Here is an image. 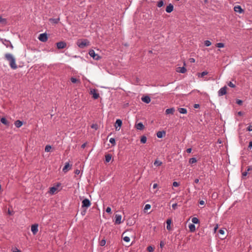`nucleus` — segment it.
I'll return each mask as SVG.
<instances>
[{
    "label": "nucleus",
    "instance_id": "f257e3e1",
    "mask_svg": "<svg viewBox=\"0 0 252 252\" xmlns=\"http://www.w3.org/2000/svg\"><path fill=\"white\" fill-rule=\"evenodd\" d=\"M5 59L9 62L10 67L13 69L17 68L15 57L10 53H6L4 55Z\"/></svg>",
    "mask_w": 252,
    "mask_h": 252
},
{
    "label": "nucleus",
    "instance_id": "f03ea898",
    "mask_svg": "<svg viewBox=\"0 0 252 252\" xmlns=\"http://www.w3.org/2000/svg\"><path fill=\"white\" fill-rule=\"evenodd\" d=\"M77 45L81 48L88 46L90 45V42L87 39H80L77 42Z\"/></svg>",
    "mask_w": 252,
    "mask_h": 252
},
{
    "label": "nucleus",
    "instance_id": "7ed1b4c3",
    "mask_svg": "<svg viewBox=\"0 0 252 252\" xmlns=\"http://www.w3.org/2000/svg\"><path fill=\"white\" fill-rule=\"evenodd\" d=\"M89 54L94 60H98L100 59V56L98 54H95L93 50H90Z\"/></svg>",
    "mask_w": 252,
    "mask_h": 252
},
{
    "label": "nucleus",
    "instance_id": "20e7f679",
    "mask_svg": "<svg viewBox=\"0 0 252 252\" xmlns=\"http://www.w3.org/2000/svg\"><path fill=\"white\" fill-rule=\"evenodd\" d=\"M91 205V203L88 199L86 198L82 201V208H84V207L88 208V207H90Z\"/></svg>",
    "mask_w": 252,
    "mask_h": 252
},
{
    "label": "nucleus",
    "instance_id": "39448f33",
    "mask_svg": "<svg viewBox=\"0 0 252 252\" xmlns=\"http://www.w3.org/2000/svg\"><path fill=\"white\" fill-rule=\"evenodd\" d=\"M38 39L42 42H46L48 39V36L46 33L40 34L38 37Z\"/></svg>",
    "mask_w": 252,
    "mask_h": 252
},
{
    "label": "nucleus",
    "instance_id": "423d86ee",
    "mask_svg": "<svg viewBox=\"0 0 252 252\" xmlns=\"http://www.w3.org/2000/svg\"><path fill=\"white\" fill-rule=\"evenodd\" d=\"M227 87L224 86L223 87L221 88L219 91H218V95L219 96H222L226 94V90H227Z\"/></svg>",
    "mask_w": 252,
    "mask_h": 252
},
{
    "label": "nucleus",
    "instance_id": "0eeeda50",
    "mask_svg": "<svg viewBox=\"0 0 252 252\" xmlns=\"http://www.w3.org/2000/svg\"><path fill=\"white\" fill-rule=\"evenodd\" d=\"M38 225L37 224H34L32 225L31 231L33 235H35L37 233L38 231Z\"/></svg>",
    "mask_w": 252,
    "mask_h": 252
},
{
    "label": "nucleus",
    "instance_id": "6e6552de",
    "mask_svg": "<svg viewBox=\"0 0 252 252\" xmlns=\"http://www.w3.org/2000/svg\"><path fill=\"white\" fill-rule=\"evenodd\" d=\"M91 94H92L93 97L96 99L99 97V94L97 92V91L95 89H93L91 90Z\"/></svg>",
    "mask_w": 252,
    "mask_h": 252
},
{
    "label": "nucleus",
    "instance_id": "1a4fd4ad",
    "mask_svg": "<svg viewBox=\"0 0 252 252\" xmlns=\"http://www.w3.org/2000/svg\"><path fill=\"white\" fill-rule=\"evenodd\" d=\"M66 46V43L63 41H61L57 43V47L58 49H63Z\"/></svg>",
    "mask_w": 252,
    "mask_h": 252
},
{
    "label": "nucleus",
    "instance_id": "9d476101",
    "mask_svg": "<svg viewBox=\"0 0 252 252\" xmlns=\"http://www.w3.org/2000/svg\"><path fill=\"white\" fill-rule=\"evenodd\" d=\"M60 184H58L56 186H54L53 187H51L50 188V193L53 194H54L56 191H57L58 188L60 187Z\"/></svg>",
    "mask_w": 252,
    "mask_h": 252
},
{
    "label": "nucleus",
    "instance_id": "9b49d317",
    "mask_svg": "<svg viewBox=\"0 0 252 252\" xmlns=\"http://www.w3.org/2000/svg\"><path fill=\"white\" fill-rule=\"evenodd\" d=\"M122 125V121L120 119H117L116 121L115 128L116 130L119 131Z\"/></svg>",
    "mask_w": 252,
    "mask_h": 252
},
{
    "label": "nucleus",
    "instance_id": "f8f14e48",
    "mask_svg": "<svg viewBox=\"0 0 252 252\" xmlns=\"http://www.w3.org/2000/svg\"><path fill=\"white\" fill-rule=\"evenodd\" d=\"M115 222L116 224H119L121 223L122 221V216L121 215L116 214L115 215Z\"/></svg>",
    "mask_w": 252,
    "mask_h": 252
},
{
    "label": "nucleus",
    "instance_id": "ddd939ff",
    "mask_svg": "<svg viewBox=\"0 0 252 252\" xmlns=\"http://www.w3.org/2000/svg\"><path fill=\"white\" fill-rule=\"evenodd\" d=\"M234 10L236 12H238L239 13H242L244 12V10L242 9V8L240 5L235 6L234 7Z\"/></svg>",
    "mask_w": 252,
    "mask_h": 252
},
{
    "label": "nucleus",
    "instance_id": "4468645a",
    "mask_svg": "<svg viewBox=\"0 0 252 252\" xmlns=\"http://www.w3.org/2000/svg\"><path fill=\"white\" fill-rule=\"evenodd\" d=\"M187 71V69L186 68L183 66V67H178L177 68H176V71L178 72H180V73H184L186 72Z\"/></svg>",
    "mask_w": 252,
    "mask_h": 252
},
{
    "label": "nucleus",
    "instance_id": "2eb2a0df",
    "mask_svg": "<svg viewBox=\"0 0 252 252\" xmlns=\"http://www.w3.org/2000/svg\"><path fill=\"white\" fill-rule=\"evenodd\" d=\"M173 10V5L172 4H169L166 8V11L167 13H170Z\"/></svg>",
    "mask_w": 252,
    "mask_h": 252
},
{
    "label": "nucleus",
    "instance_id": "dca6fc26",
    "mask_svg": "<svg viewBox=\"0 0 252 252\" xmlns=\"http://www.w3.org/2000/svg\"><path fill=\"white\" fill-rule=\"evenodd\" d=\"M141 99L143 102H144L146 103H149L151 101V98L148 96H145L142 97L141 98Z\"/></svg>",
    "mask_w": 252,
    "mask_h": 252
},
{
    "label": "nucleus",
    "instance_id": "f3484780",
    "mask_svg": "<svg viewBox=\"0 0 252 252\" xmlns=\"http://www.w3.org/2000/svg\"><path fill=\"white\" fill-rule=\"evenodd\" d=\"M70 169V165L69 164V163L68 162H66L65 163V164L64 165V166L63 167V171L64 172H66L68 169Z\"/></svg>",
    "mask_w": 252,
    "mask_h": 252
},
{
    "label": "nucleus",
    "instance_id": "a211bd4d",
    "mask_svg": "<svg viewBox=\"0 0 252 252\" xmlns=\"http://www.w3.org/2000/svg\"><path fill=\"white\" fill-rule=\"evenodd\" d=\"M135 127L138 130H142L144 126L142 123H139L135 125Z\"/></svg>",
    "mask_w": 252,
    "mask_h": 252
},
{
    "label": "nucleus",
    "instance_id": "6ab92c4d",
    "mask_svg": "<svg viewBox=\"0 0 252 252\" xmlns=\"http://www.w3.org/2000/svg\"><path fill=\"white\" fill-rule=\"evenodd\" d=\"M165 135V132L164 131H158L157 133V136L158 138H162Z\"/></svg>",
    "mask_w": 252,
    "mask_h": 252
},
{
    "label": "nucleus",
    "instance_id": "aec40b11",
    "mask_svg": "<svg viewBox=\"0 0 252 252\" xmlns=\"http://www.w3.org/2000/svg\"><path fill=\"white\" fill-rule=\"evenodd\" d=\"M16 127L19 128L23 125V122L20 120H17L14 123Z\"/></svg>",
    "mask_w": 252,
    "mask_h": 252
},
{
    "label": "nucleus",
    "instance_id": "412c9836",
    "mask_svg": "<svg viewBox=\"0 0 252 252\" xmlns=\"http://www.w3.org/2000/svg\"><path fill=\"white\" fill-rule=\"evenodd\" d=\"M0 122L6 126H9V122L4 118H2L0 119Z\"/></svg>",
    "mask_w": 252,
    "mask_h": 252
},
{
    "label": "nucleus",
    "instance_id": "4be33fe9",
    "mask_svg": "<svg viewBox=\"0 0 252 252\" xmlns=\"http://www.w3.org/2000/svg\"><path fill=\"white\" fill-rule=\"evenodd\" d=\"M175 111V109L174 108L167 109L165 111L166 114H173Z\"/></svg>",
    "mask_w": 252,
    "mask_h": 252
},
{
    "label": "nucleus",
    "instance_id": "5701e85b",
    "mask_svg": "<svg viewBox=\"0 0 252 252\" xmlns=\"http://www.w3.org/2000/svg\"><path fill=\"white\" fill-rule=\"evenodd\" d=\"M171 222H172V220L171 219H168L166 220V224H167L166 228H167V229L170 230V229H171L170 225H171Z\"/></svg>",
    "mask_w": 252,
    "mask_h": 252
},
{
    "label": "nucleus",
    "instance_id": "b1692460",
    "mask_svg": "<svg viewBox=\"0 0 252 252\" xmlns=\"http://www.w3.org/2000/svg\"><path fill=\"white\" fill-rule=\"evenodd\" d=\"M105 161L106 162H109L112 158V156L110 154H107L105 155Z\"/></svg>",
    "mask_w": 252,
    "mask_h": 252
},
{
    "label": "nucleus",
    "instance_id": "393cba45",
    "mask_svg": "<svg viewBox=\"0 0 252 252\" xmlns=\"http://www.w3.org/2000/svg\"><path fill=\"white\" fill-rule=\"evenodd\" d=\"M178 111L181 114H186L187 113V109L184 108H179Z\"/></svg>",
    "mask_w": 252,
    "mask_h": 252
},
{
    "label": "nucleus",
    "instance_id": "a878e982",
    "mask_svg": "<svg viewBox=\"0 0 252 252\" xmlns=\"http://www.w3.org/2000/svg\"><path fill=\"white\" fill-rule=\"evenodd\" d=\"M208 74V72L207 71H203L202 73H198V77H203L205 75H206Z\"/></svg>",
    "mask_w": 252,
    "mask_h": 252
},
{
    "label": "nucleus",
    "instance_id": "bb28decb",
    "mask_svg": "<svg viewBox=\"0 0 252 252\" xmlns=\"http://www.w3.org/2000/svg\"><path fill=\"white\" fill-rule=\"evenodd\" d=\"M189 227L191 232H193L195 230V226L193 224H190L189 225Z\"/></svg>",
    "mask_w": 252,
    "mask_h": 252
},
{
    "label": "nucleus",
    "instance_id": "cd10ccee",
    "mask_svg": "<svg viewBox=\"0 0 252 252\" xmlns=\"http://www.w3.org/2000/svg\"><path fill=\"white\" fill-rule=\"evenodd\" d=\"M59 20H60L59 18H57V19L51 18L49 20V21L52 23H54V24H57L59 22Z\"/></svg>",
    "mask_w": 252,
    "mask_h": 252
},
{
    "label": "nucleus",
    "instance_id": "c85d7f7f",
    "mask_svg": "<svg viewBox=\"0 0 252 252\" xmlns=\"http://www.w3.org/2000/svg\"><path fill=\"white\" fill-rule=\"evenodd\" d=\"M140 141L142 143H145L147 141V137L145 136H142L140 139Z\"/></svg>",
    "mask_w": 252,
    "mask_h": 252
},
{
    "label": "nucleus",
    "instance_id": "c756f323",
    "mask_svg": "<svg viewBox=\"0 0 252 252\" xmlns=\"http://www.w3.org/2000/svg\"><path fill=\"white\" fill-rule=\"evenodd\" d=\"M162 164V162L158 159L156 160L154 162V165L157 166H160Z\"/></svg>",
    "mask_w": 252,
    "mask_h": 252
},
{
    "label": "nucleus",
    "instance_id": "7c9ffc66",
    "mask_svg": "<svg viewBox=\"0 0 252 252\" xmlns=\"http://www.w3.org/2000/svg\"><path fill=\"white\" fill-rule=\"evenodd\" d=\"M197 162V160L195 158H192L189 159V163L190 164L195 163Z\"/></svg>",
    "mask_w": 252,
    "mask_h": 252
},
{
    "label": "nucleus",
    "instance_id": "2f4dec72",
    "mask_svg": "<svg viewBox=\"0 0 252 252\" xmlns=\"http://www.w3.org/2000/svg\"><path fill=\"white\" fill-rule=\"evenodd\" d=\"M0 23L5 25L6 24V19L0 17Z\"/></svg>",
    "mask_w": 252,
    "mask_h": 252
},
{
    "label": "nucleus",
    "instance_id": "473e14b6",
    "mask_svg": "<svg viewBox=\"0 0 252 252\" xmlns=\"http://www.w3.org/2000/svg\"><path fill=\"white\" fill-rule=\"evenodd\" d=\"M191 221L193 223L197 224L199 223V220L196 217L193 218L191 220Z\"/></svg>",
    "mask_w": 252,
    "mask_h": 252
},
{
    "label": "nucleus",
    "instance_id": "72a5a7b5",
    "mask_svg": "<svg viewBox=\"0 0 252 252\" xmlns=\"http://www.w3.org/2000/svg\"><path fill=\"white\" fill-rule=\"evenodd\" d=\"M52 147L50 145H46L45 148V151L46 152H49L51 150Z\"/></svg>",
    "mask_w": 252,
    "mask_h": 252
},
{
    "label": "nucleus",
    "instance_id": "f704fd0d",
    "mask_svg": "<svg viewBox=\"0 0 252 252\" xmlns=\"http://www.w3.org/2000/svg\"><path fill=\"white\" fill-rule=\"evenodd\" d=\"M70 80L73 83H76L80 82L79 80H77V79L73 77H71Z\"/></svg>",
    "mask_w": 252,
    "mask_h": 252
},
{
    "label": "nucleus",
    "instance_id": "c9c22d12",
    "mask_svg": "<svg viewBox=\"0 0 252 252\" xmlns=\"http://www.w3.org/2000/svg\"><path fill=\"white\" fill-rule=\"evenodd\" d=\"M216 46L218 48H223L224 47V44L222 43H218L216 44Z\"/></svg>",
    "mask_w": 252,
    "mask_h": 252
},
{
    "label": "nucleus",
    "instance_id": "e433bc0d",
    "mask_svg": "<svg viewBox=\"0 0 252 252\" xmlns=\"http://www.w3.org/2000/svg\"><path fill=\"white\" fill-rule=\"evenodd\" d=\"M106 244V241L105 239H102L99 242V245L101 246H104Z\"/></svg>",
    "mask_w": 252,
    "mask_h": 252
},
{
    "label": "nucleus",
    "instance_id": "4c0bfd02",
    "mask_svg": "<svg viewBox=\"0 0 252 252\" xmlns=\"http://www.w3.org/2000/svg\"><path fill=\"white\" fill-rule=\"evenodd\" d=\"M204 44L206 46H209L211 45V42L209 40H205L204 41Z\"/></svg>",
    "mask_w": 252,
    "mask_h": 252
},
{
    "label": "nucleus",
    "instance_id": "58836bf2",
    "mask_svg": "<svg viewBox=\"0 0 252 252\" xmlns=\"http://www.w3.org/2000/svg\"><path fill=\"white\" fill-rule=\"evenodd\" d=\"M109 142L113 145L116 144L115 139L114 138H111L109 140Z\"/></svg>",
    "mask_w": 252,
    "mask_h": 252
},
{
    "label": "nucleus",
    "instance_id": "ea45409f",
    "mask_svg": "<svg viewBox=\"0 0 252 252\" xmlns=\"http://www.w3.org/2000/svg\"><path fill=\"white\" fill-rule=\"evenodd\" d=\"M154 248L152 246H149L147 248V250L149 252H153L154 251Z\"/></svg>",
    "mask_w": 252,
    "mask_h": 252
},
{
    "label": "nucleus",
    "instance_id": "a19ab883",
    "mask_svg": "<svg viewBox=\"0 0 252 252\" xmlns=\"http://www.w3.org/2000/svg\"><path fill=\"white\" fill-rule=\"evenodd\" d=\"M163 5V1L162 0H160L158 3V6L159 7H161Z\"/></svg>",
    "mask_w": 252,
    "mask_h": 252
},
{
    "label": "nucleus",
    "instance_id": "79ce46f5",
    "mask_svg": "<svg viewBox=\"0 0 252 252\" xmlns=\"http://www.w3.org/2000/svg\"><path fill=\"white\" fill-rule=\"evenodd\" d=\"M123 239L125 241V242H129L130 241V238L128 236H125L123 238Z\"/></svg>",
    "mask_w": 252,
    "mask_h": 252
},
{
    "label": "nucleus",
    "instance_id": "37998d69",
    "mask_svg": "<svg viewBox=\"0 0 252 252\" xmlns=\"http://www.w3.org/2000/svg\"><path fill=\"white\" fill-rule=\"evenodd\" d=\"M227 85L231 88H234L235 87V85L232 83L231 82H229L228 83Z\"/></svg>",
    "mask_w": 252,
    "mask_h": 252
},
{
    "label": "nucleus",
    "instance_id": "c03bdc74",
    "mask_svg": "<svg viewBox=\"0 0 252 252\" xmlns=\"http://www.w3.org/2000/svg\"><path fill=\"white\" fill-rule=\"evenodd\" d=\"M151 206L150 204H146L144 207V210H148L151 208Z\"/></svg>",
    "mask_w": 252,
    "mask_h": 252
},
{
    "label": "nucleus",
    "instance_id": "a18cd8bd",
    "mask_svg": "<svg viewBox=\"0 0 252 252\" xmlns=\"http://www.w3.org/2000/svg\"><path fill=\"white\" fill-rule=\"evenodd\" d=\"M91 127L92 128H94L95 130H96L97 128H98V126L97 124H93L92 126H91Z\"/></svg>",
    "mask_w": 252,
    "mask_h": 252
},
{
    "label": "nucleus",
    "instance_id": "49530a36",
    "mask_svg": "<svg viewBox=\"0 0 252 252\" xmlns=\"http://www.w3.org/2000/svg\"><path fill=\"white\" fill-rule=\"evenodd\" d=\"M106 212L108 213H111V209L110 207H108L106 209Z\"/></svg>",
    "mask_w": 252,
    "mask_h": 252
},
{
    "label": "nucleus",
    "instance_id": "de8ad7c7",
    "mask_svg": "<svg viewBox=\"0 0 252 252\" xmlns=\"http://www.w3.org/2000/svg\"><path fill=\"white\" fill-rule=\"evenodd\" d=\"M219 233L220 234H221V235H224V233H225V231L223 229H220L219 230Z\"/></svg>",
    "mask_w": 252,
    "mask_h": 252
},
{
    "label": "nucleus",
    "instance_id": "09e8293b",
    "mask_svg": "<svg viewBox=\"0 0 252 252\" xmlns=\"http://www.w3.org/2000/svg\"><path fill=\"white\" fill-rule=\"evenodd\" d=\"M173 186L175 187H177L179 186V183H178L177 182H174L173 183Z\"/></svg>",
    "mask_w": 252,
    "mask_h": 252
},
{
    "label": "nucleus",
    "instance_id": "8fccbe9b",
    "mask_svg": "<svg viewBox=\"0 0 252 252\" xmlns=\"http://www.w3.org/2000/svg\"><path fill=\"white\" fill-rule=\"evenodd\" d=\"M236 103L238 104V105H242V103H243V101L241 100H240V99H238L236 101Z\"/></svg>",
    "mask_w": 252,
    "mask_h": 252
},
{
    "label": "nucleus",
    "instance_id": "3c124183",
    "mask_svg": "<svg viewBox=\"0 0 252 252\" xmlns=\"http://www.w3.org/2000/svg\"><path fill=\"white\" fill-rule=\"evenodd\" d=\"M164 245H165V243L162 241H160V248H162L164 246Z\"/></svg>",
    "mask_w": 252,
    "mask_h": 252
},
{
    "label": "nucleus",
    "instance_id": "603ef678",
    "mask_svg": "<svg viewBox=\"0 0 252 252\" xmlns=\"http://www.w3.org/2000/svg\"><path fill=\"white\" fill-rule=\"evenodd\" d=\"M177 204L176 203L173 204L172 205V207L173 209L175 210L177 208Z\"/></svg>",
    "mask_w": 252,
    "mask_h": 252
},
{
    "label": "nucleus",
    "instance_id": "864d4df0",
    "mask_svg": "<svg viewBox=\"0 0 252 252\" xmlns=\"http://www.w3.org/2000/svg\"><path fill=\"white\" fill-rule=\"evenodd\" d=\"M4 41L6 42H9V44H10V47L12 49H13V46L12 45V44L9 41H7L6 40H4Z\"/></svg>",
    "mask_w": 252,
    "mask_h": 252
},
{
    "label": "nucleus",
    "instance_id": "5fc2aeb1",
    "mask_svg": "<svg viewBox=\"0 0 252 252\" xmlns=\"http://www.w3.org/2000/svg\"><path fill=\"white\" fill-rule=\"evenodd\" d=\"M247 130L249 131H252V126H249L247 128Z\"/></svg>",
    "mask_w": 252,
    "mask_h": 252
},
{
    "label": "nucleus",
    "instance_id": "6e6d98bb",
    "mask_svg": "<svg viewBox=\"0 0 252 252\" xmlns=\"http://www.w3.org/2000/svg\"><path fill=\"white\" fill-rule=\"evenodd\" d=\"M247 174H248L247 171H245V172H243V173H242V177H244L246 176L247 175Z\"/></svg>",
    "mask_w": 252,
    "mask_h": 252
},
{
    "label": "nucleus",
    "instance_id": "4d7b16f0",
    "mask_svg": "<svg viewBox=\"0 0 252 252\" xmlns=\"http://www.w3.org/2000/svg\"><path fill=\"white\" fill-rule=\"evenodd\" d=\"M74 173H75V174L78 175L80 173V171L79 170L76 169V170H75Z\"/></svg>",
    "mask_w": 252,
    "mask_h": 252
},
{
    "label": "nucleus",
    "instance_id": "13d9d810",
    "mask_svg": "<svg viewBox=\"0 0 252 252\" xmlns=\"http://www.w3.org/2000/svg\"><path fill=\"white\" fill-rule=\"evenodd\" d=\"M189 60L190 63H193L195 62V60L194 58H190V59H189Z\"/></svg>",
    "mask_w": 252,
    "mask_h": 252
},
{
    "label": "nucleus",
    "instance_id": "bf43d9fd",
    "mask_svg": "<svg viewBox=\"0 0 252 252\" xmlns=\"http://www.w3.org/2000/svg\"><path fill=\"white\" fill-rule=\"evenodd\" d=\"M199 204H200V205H204V204H205V201H203V200H200V201H199Z\"/></svg>",
    "mask_w": 252,
    "mask_h": 252
},
{
    "label": "nucleus",
    "instance_id": "052dcab7",
    "mask_svg": "<svg viewBox=\"0 0 252 252\" xmlns=\"http://www.w3.org/2000/svg\"><path fill=\"white\" fill-rule=\"evenodd\" d=\"M252 141L250 142L248 148L251 149L252 148Z\"/></svg>",
    "mask_w": 252,
    "mask_h": 252
},
{
    "label": "nucleus",
    "instance_id": "680f3d73",
    "mask_svg": "<svg viewBox=\"0 0 252 252\" xmlns=\"http://www.w3.org/2000/svg\"><path fill=\"white\" fill-rule=\"evenodd\" d=\"M252 170V166H248V168H247V172H248V171H251V170Z\"/></svg>",
    "mask_w": 252,
    "mask_h": 252
},
{
    "label": "nucleus",
    "instance_id": "e2e57ef3",
    "mask_svg": "<svg viewBox=\"0 0 252 252\" xmlns=\"http://www.w3.org/2000/svg\"><path fill=\"white\" fill-rule=\"evenodd\" d=\"M199 107V105L198 104H195L194 105V108H198Z\"/></svg>",
    "mask_w": 252,
    "mask_h": 252
},
{
    "label": "nucleus",
    "instance_id": "0e129e2a",
    "mask_svg": "<svg viewBox=\"0 0 252 252\" xmlns=\"http://www.w3.org/2000/svg\"><path fill=\"white\" fill-rule=\"evenodd\" d=\"M191 148H189L187 150V152L188 153H190L191 152Z\"/></svg>",
    "mask_w": 252,
    "mask_h": 252
},
{
    "label": "nucleus",
    "instance_id": "69168bd1",
    "mask_svg": "<svg viewBox=\"0 0 252 252\" xmlns=\"http://www.w3.org/2000/svg\"><path fill=\"white\" fill-rule=\"evenodd\" d=\"M243 114V113L242 112H241V111H240V112H238V115H239V116H242Z\"/></svg>",
    "mask_w": 252,
    "mask_h": 252
},
{
    "label": "nucleus",
    "instance_id": "338daca9",
    "mask_svg": "<svg viewBox=\"0 0 252 252\" xmlns=\"http://www.w3.org/2000/svg\"><path fill=\"white\" fill-rule=\"evenodd\" d=\"M158 187V184H154V185H153V188L154 189H156V188H157Z\"/></svg>",
    "mask_w": 252,
    "mask_h": 252
},
{
    "label": "nucleus",
    "instance_id": "774afa93",
    "mask_svg": "<svg viewBox=\"0 0 252 252\" xmlns=\"http://www.w3.org/2000/svg\"><path fill=\"white\" fill-rule=\"evenodd\" d=\"M194 182H195V183H196V184L198 183V182H199V179H196L194 180Z\"/></svg>",
    "mask_w": 252,
    "mask_h": 252
}]
</instances>
